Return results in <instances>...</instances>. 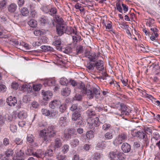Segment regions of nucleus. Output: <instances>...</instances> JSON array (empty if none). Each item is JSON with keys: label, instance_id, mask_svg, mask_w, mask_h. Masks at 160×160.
<instances>
[{"label": "nucleus", "instance_id": "1", "mask_svg": "<svg viewBox=\"0 0 160 160\" xmlns=\"http://www.w3.org/2000/svg\"><path fill=\"white\" fill-rule=\"evenodd\" d=\"M86 95L90 99L93 98L94 96L97 98H99L100 97L99 90L95 87L91 88L90 89H87L85 95Z\"/></svg>", "mask_w": 160, "mask_h": 160}, {"label": "nucleus", "instance_id": "2", "mask_svg": "<svg viewBox=\"0 0 160 160\" xmlns=\"http://www.w3.org/2000/svg\"><path fill=\"white\" fill-rule=\"evenodd\" d=\"M71 27H68L64 24H57L56 26V32L59 36H61L64 33L68 34H71L70 31Z\"/></svg>", "mask_w": 160, "mask_h": 160}, {"label": "nucleus", "instance_id": "3", "mask_svg": "<svg viewBox=\"0 0 160 160\" xmlns=\"http://www.w3.org/2000/svg\"><path fill=\"white\" fill-rule=\"evenodd\" d=\"M45 129L40 131L39 135L42 137L44 141L49 142L51 139L56 135V132H47Z\"/></svg>", "mask_w": 160, "mask_h": 160}, {"label": "nucleus", "instance_id": "4", "mask_svg": "<svg viewBox=\"0 0 160 160\" xmlns=\"http://www.w3.org/2000/svg\"><path fill=\"white\" fill-rule=\"evenodd\" d=\"M132 134L134 137H136L139 139H143L147 146L149 145V140L147 138L145 131H139L137 132H133V134Z\"/></svg>", "mask_w": 160, "mask_h": 160}, {"label": "nucleus", "instance_id": "5", "mask_svg": "<svg viewBox=\"0 0 160 160\" xmlns=\"http://www.w3.org/2000/svg\"><path fill=\"white\" fill-rule=\"evenodd\" d=\"M127 134L124 132H121L116 138L113 142V144L116 146L121 144L125 140L127 139Z\"/></svg>", "mask_w": 160, "mask_h": 160}, {"label": "nucleus", "instance_id": "6", "mask_svg": "<svg viewBox=\"0 0 160 160\" xmlns=\"http://www.w3.org/2000/svg\"><path fill=\"white\" fill-rule=\"evenodd\" d=\"M72 119L73 121H76L75 122L76 125L78 126H82V117L80 113L78 112H75L72 114Z\"/></svg>", "mask_w": 160, "mask_h": 160}, {"label": "nucleus", "instance_id": "7", "mask_svg": "<svg viewBox=\"0 0 160 160\" xmlns=\"http://www.w3.org/2000/svg\"><path fill=\"white\" fill-rule=\"evenodd\" d=\"M39 20L41 24L44 25H47L49 27L54 26L55 25L54 21L52 20L50 22L46 16H42L39 18Z\"/></svg>", "mask_w": 160, "mask_h": 160}, {"label": "nucleus", "instance_id": "8", "mask_svg": "<svg viewBox=\"0 0 160 160\" xmlns=\"http://www.w3.org/2000/svg\"><path fill=\"white\" fill-rule=\"evenodd\" d=\"M78 89V92L81 94L82 96H85V94L86 93V91L87 88H86L84 84L81 82H78L77 87L75 89V90Z\"/></svg>", "mask_w": 160, "mask_h": 160}, {"label": "nucleus", "instance_id": "9", "mask_svg": "<svg viewBox=\"0 0 160 160\" xmlns=\"http://www.w3.org/2000/svg\"><path fill=\"white\" fill-rule=\"evenodd\" d=\"M6 121H7L8 122L11 121L12 117L8 114H6L3 115L0 114V127L4 125Z\"/></svg>", "mask_w": 160, "mask_h": 160}, {"label": "nucleus", "instance_id": "10", "mask_svg": "<svg viewBox=\"0 0 160 160\" xmlns=\"http://www.w3.org/2000/svg\"><path fill=\"white\" fill-rule=\"evenodd\" d=\"M7 102L9 106H14L17 103V100L16 97L11 96L7 98Z\"/></svg>", "mask_w": 160, "mask_h": 160}, {"label": "nucleus", "instance_id": "11", "mask_svg": "<svg viewBox=\"0 0 160 160\" xmlns=\"http://www.w3.org/2000/svg\"><path fill=\"white\" fill-rule=\"evenodd\" d=\"M42 94L43 96V99L48 100L51 98L53 94L50 91H46L43 90L42 91Z\"/></svg>", "mask_w": 160, "mask_h": 160}, {"label": "nucleus", "instance_id": "12", "mask_svg": "<svg viewBox=\"0 0 160 160\" xmlns=\"http://www.w3.org/2000/svg\"><path fill=\"white\" fill-rule=\"evenodd\" d=\"M85 56L91 62H95L97 60L98 57V55H97L95 52L90 53L89 54L87 53L86 54Z\"/></svg>", "mask_w": 160, "mask_h": 160}, {"label": "nucleus", "instance_id": "13", "mask_svg": "<svg viewBox=\"0 0 160 160\" xmlns=\"http://www.w3.org/2000/svg\"><path fill=\"white\" fill-rule=\"evenodd\" d=\"M61 104V102L58 100H53L51 102L49 103V107L52 109H54L57 108Z\"/></svg>", "mask_w": 160, "mask_h": 160}, {"label": "nucleus", "instance_id": "14", "mask_svg": "<svg viewBox=\"0 0 160 160\" xmlns=\"http://www.w3.org/2000/svg\"><path fill=\"white\" fill-rule=\"evenodd\" d=\"M8 122H10V129L11 131L13 133L16 132L17 130V127L16 124L12 117V121Z\"/></svg>", "mask_w": 160, "mask_h": 160}, {"label": "nucleus", "instance_id": "15", "mask_svg": "<svg viewBox=\"0 0 160 160\" xmlns=\"http://www.w3.org/2000/svg\"><path fill=\"white\" fill-rule=\"evenodd\" d=\"M100 122L99 118L97 117H95L93 119V122H91L89 125V128L90 129L95 128H93V126L96 127H98L100 125Z\"/></svg>", "mask_w": 160, "mask_h": 160}, {"label": "nucleus", "instance_id": "16", "mask_svg": "<svg viewBox=\"0 0 160 160\" xmlns=\"http://www.w3.org/2000/svg\"><path fill=\"white\" fill-rule=\"evenodd\" d=\"M62 145V141L61 139L57 138L54 140L53 148L55 150L56 148H60Z\"/></svg>", "mask_w": 160, "mask_h": 160}, {"label": "nucleus", "instance_id": "17", "mask_svg": "<svg viewBox=\"0 0 160 160\" xmlns=\"http://www.w3.org/2000/svg\"><path fill=\"white\" fill-rule=\"evenodd\" d=\"M95 67L99 71H102L103 70L104 68L103 67V62L101 60H98L97 61H95Z\"/></svg>", "mask_w": 160, "mask_h": 160}, {"label": "nucleus", "instance_id": "18", "mask_svg": "<svg viewBox=\"0 0 160 160\" xmlns=\"http://www.w3.org/2000/svg\"><path fill=\"white\" fill-rule=\"evenodd\" d=\"M118 152V150L117 149H115L109 152L108 156L110 160H118L116 158V157H117Z\"/></svg>", "mask_w": 160, "mask_h": 160}, {"label": "nucleus", "instance_id": "19", "mask_svg": "<svg viewBox=\"0 0 160 160\" xmlns=\"http://www.w3.org/2000/svg\"><path fill=\"white\" fill-rule=\"evenodd\" d=\"M131 146L127 143H124L121 146L122 150L125 153L128 152L131 150Z\"/></svg>", "mask_w": 160, "mask_h": 160}, {"label": "nucleus", "instance_id": "20", "mask_svg": "<svg viewBox=\"0 0 160 160\" xmlns=\"http://www.w3.org/2000/svg\"><path fill=\"white\" fill-rule=\"evenodd\" d=\"M61 39L60 37L58 36H57L56 39L54 42L52 44L56 46L57 49L59 50H61V48L60 47L61 45Z\"/></svg>", "mask_w": 160, "mask_h": 160}, {"label": "nucleus", "instance_id": "21", "mask_svg": "<svg viewBox=\"0 0 160 160\" xmlns=\"http://www.w3.org/2000/svg\"><path fill=\"white\" fill-rule=\"evenodd\" d=\"M71 92V89L68 87H65L62 89L61 94L63 96L67 97L69 96Z\"/></svg>", "mask_w": 160, "mask_h": 160}, {"label": "nucleus", "instance_id": "22", "mask_svg": "<svg viewBox=\"0 0 160 160\" xmlns=\"http://www.w3.org/2000/svg\"><path fill=\"white\" fill-rule=\"evenodd\" d=\"M67 118L66 117H61L59 121V123L62 127H65L67 125Z\"/></svg>", "mask_w": 160, "mask_h": 160}, {"label": "nucleus", "instance_id": "23", "mask_svg": "<svg viewBox=\"0 0 160 160\" xmlns=\"http://www.w3.org/2000/svg\"><path fill=\"white\" fill-rule=\"evenodd\" d=\"M93 130H90L87 132L86 134V137L89 139L92 138L94 137V132H97V131L95 128L92 129Z\"/></svg>", "mask_w": 160, "mask_h": 160}, {"label": "nucleus", "instance_id": "24", "mask_svg": "<svg viewBox=\"0 0 160 160\" xmlns=\"http://www.w3.org/2000/svg\"><path fill=\"white\" fill-rule=\"evenodd\" d=\"M17 8V6L14 3L11 4L8 8V11L11 13H14L16 10Z\"/></svg>", "mask_w": 160, "mask_h": 160}, {"label": "nucleus", "instance_id": "25", "mask_svg": "<svg viewBox=\"0 0 160 160\" xmlns=\"http://www.w3.org/2000/svg\"><path fill=\"white\" fill-rule=\"evenodd\" d=\"M86 113L88 117V120L89 121L90 120H92V117L94 116L95 115V113L93 111L92 109H89L86 111Z\"/></svg>", "mask_w": 160, "mask_h": 160}, {"label": "nucleus", "instance_id": "26", "mask_svg": "<svg viewBox=\"0 0 160 160\" xmlns=\"http://www.w3.org/2000/svg\"><path fill=\"white\" fill-rule=\"evenodd\" d=\"M113 133L112 132L109 131L106 132L104 134L105 139L109 140L112 139L113 138Z\"/></svg>", "mask_w": 160, "mask_h": 160}, {"label": "nucleus", "instance_id": "27", "mask_svg": "<svg viewBox=\"0 0 160 160\" xmlns=\"http://www.w3.org/2000/svg\"><path fill=\"white\" fill-rule=\"evenodd\" d=\"M146 97L152 100L153 103L154 104L156 103V105L159 106H160V102L158 100H156V99L152 95L147 94Z\"/></svg>", "mask_w": 160, "mask_h": 160}, {"label": "nucleus", "instance_id": "28", "mask_svg": "<svg viewBox=\"0 0 160 160\" xmlns=\"http://www.w3.org/2000/svg\"><path fill=\"white\" fill-rule=\"evenodd\" d=\"M27 116V113L24 111H20L18 113V118L21 119L26 118Z\"/></svg>", "mask_w": 160, "mask_h": 160}, {"label": "nucleus", "instance_id": "29", "mask_svg": "<svg viewBox=\"0 0 160 160\" xmlns=\"http://www.w3.org/2000/svg\"><path fill=\"white\" fill-rule=\"evenodd\" d=\"M95 62L91 61L87 63L86 67L89 70H93L95 67Z\"/></svg>", "mask_w": 160, "mask_h": 160}, {"label": "nucleus", "instance_id": "30", "mask_svg": "<svg viewBox=\"0 0 160 160\" xmlns=\"http://www.w3.org/2000/svg\"><path fill=\"white\" fill-rule=\"evenodd\" d=\"M58 115V112L56 110L53 109L50 111V115L49 116L51 118H55Z\"/></svg>", "mask_w": 160, "mask_h": 160}, {"label": "nucleus", "instance_id": "31", "mask_svg": "<svg viewBox=\"0 0 160 160\" xmlns=\"http://www.w3.org/2000/svg\"><path fill=\"white\" fill-rule=\"evenodd\" d=\"M106 147V144L104 143L103 141H102L98 143L96 148L97 149H103Z\"/></svg>", "mask_w": 160, "mask_h": 160}, {"label": "nucleus", "instance_id": "32", "mask_svg": "<svg viewBox=\"0 0 160 160\" xmlns=\"http://www.w3.org/2000/svg\"><path fill=\"white\" fill-rule=\"evenodd\" d=\"M45 84H46L49 86L55 85L56 81L53 79H49L46 80L45 81Z\"/></svg>", "mask_w": 160, "mask_h": 160}, {"label": "nucleus", "instance_id": "33", "mask_svg": "<svg viewBox=\"0 0 160 160\" xmlns=\"http://www.w3.org/2000/svg\"><path fill=\"white\" fill-rule=\"evenodd\" d=\"M70 110L72 111H76L77 112V111L79 110L80 109L78 107V104H73L71 105V106L70 107Z\"/></svg>", "mask_w": 160, "mask_h": 160}, {"label": "nucleus", "instance_id": "34", "mask_svg": "<svg viewBox=\"0 0 160 160\" xmlns=\"http://www.w3.org/2000/svg\"><path fill=\"white\" fill-rule=\"evenodd\" d=\"M42 154H44V156L51 157L53 154V151L51 149H49L47 150L44 153L42 152Z\"/></svg>", "mask_w": 160, "mask_h": 160}, {"label": "nucleus", "instance_id": "35", "mask_svg": "<svg viewBox=\"0 0 160 160\" xmlns=\"http://www.w3.org/2000/svg\"><path fill=\"white\" fill-rule=\"evenodd\" d=\"M30 26L32 28H35L37 25V22L34 19L30 20L28 22Z\"/></svg>", "mask_w": 160, "mask_h": 160}, {"label": "nucleus", "instance_id": "36", "mask_svg": "<svg viewBox=\"0 0 160 160\" xmlns=\"http://www.w3.org/2000/svg\"><path fill=\"white\" fill-rule=\"evenodd\" d=\"M13 154V150L10 148H8L7 151L5 152V154L7 157L12 156Z\"/></svg>", "mask_w": 160, "mask_h": 160}, {"label": "nucleus", "instance_id": "37", "mask_svg": "<svg viewBox=\"0 0 160 160\" xmlns=\"http://www.w3.org/2000/svg\"><path fill=\"white\" fill-rule=\"evenodd\" d=\"M79 143V141L77 138L73 139L71 142V144L73 147H75L78 146Z\"/></svg>", "mask_w": 160, "mask_h": 160}, {"label": "nucleus", "instance_id": "38", "mask_svg": "<svg viewBox=\"0 0 160 160\" xmlns=\"http://www.w3.org/2000/svg\"><path fill=\"white\" fill-rule=\"evenodd\" d=\"M117 154V157L118 159L120 160H123L125 158V155L122 152H120L118 150Z\"/></svg>", "mask_w": 160, "mask_h": 160}, {"label": "nucleus", "instance_id": "39", "mask_svg": "<svg viewBox=\"0 0 160 160\" xmlns=\"http://www.w3.org/2000/svg\"><path fill=\"white\" fill-rule=\"evenodd\" d=\"M21 12L23 16H27L29 14V11L26 8H23L21 10Z\"/></svg>", "mask_w": 160, "mask_h": 160}, {"label": "nucleus", "instance_id": "40", "mask_svg": "<svg viewBox=\"0 0 160 160\" xmlns=\"http://www.w3.org/2000/svg\"><path fill=\"white\" fill-rule=\"evenodd\" d=\"M69 146L68 144H65L62 148V152L64 154L66 153L69 150Z\"/></svg>", "mask_w": 160, "mask_h": 160}, {"label": "nucleus", "instance_id": "41", "mask_svg": "<svg viewBox=\"0 0 160 160\" xmlns=\"http://www.w3.org/2000/svg\"><path fill=\"white\" fill-rule=\"evenodd\" d=\"M151 30L152 31V35H155L156 37L157 38L158 36V30L155 27L152 28H150Z\"/></svg>", "mask_w": 160, "mask_h": 160}, {"label": "nucleus", "instance_id": "42", "mask_svg": "<svg viewBox=\"0 0 160 160\" xmlns=\"http://www.w3.org/2000/svg\"><path fill=\"white\" fill-rule=\"evenodd\" d=\"M48 14L52 16H54L57 12V9L55 8H50Z\"/></svg>", "mask_w": 160, "mask_h": 160}, {"label": "nucleus", "instance_id": "43", "mask_svg": "<svg viewBox=\"0 0 160 160\" xmlns=\"http://www.w3.org/2000/svg\"><path fill=\"white\" fill-rule=\"evenodd\" d=\"M59 82L62 85H66L68 83V81L66 78H62L60 79Z\"/></svg>", "mask_w": 160, "mask_h": 160}, {"label": "nucleus", "instance_id": "44", "mask_svg": "<svg viewBox=\"0 0 160 160\" xmlns=\"http://www.w3.org/2000/svg\"><path fill=\"white\" fill-rule=\"evenodd\" d=\"M68 132V133L70 134L71 136L76 135V132L75 129L72 128H69L67 130Z\"/></svg>", "mask_w": 160, "mask_h": 160}, {"label": "nucleus", "instance_id": "45", "mask_svg": "<svg viewBox=\"0 0 160 160\" xmlns=\"http://www.w3.org/2000/svg\"><path fill=\"white\" fill-rule=\"evenodd\" d=\"M111 127V126L110 124L105 123L102 125V129L104 131H107Z\"/></svg>", "mask_w": 160, "mask_h": 160}, {"label": "nucleus", "instance_id": "46", "mask_svg": "<svg viewBox=\"0 0 160 160\" xmlns=\"http://www.w3.org/2000/svg\"><path fill=\"white\" fill-rule=\"evenodd\" d=\"M55 18L58 23V24H64L63 23V20L61 18H60L58 15H55Z\"/></svg>", "mask_w": 160, "mask_h": 160}, {"label": "nucleus", "instance_id": "47", "mask_svg": "<svg viewBox=\"0 0 160 160\" xmlns=\"http://www.w3.org/2000/svg\"><path fill=\"white\" fill-rule=\"evenodd\" d=\"M14 142L18 145H21L23 143V140L21 138H17L14 140Z\"/></svg>", "mask_w": 160, "mask_h": 160}, {"label": "nucleus", "instance_id": "48", "mask_svg": "<svg viewBox=\"0 0 160 160\" xmlns=\"http://www.w3.org/2000/svg\"><path fill=\"white\" fill-rule=\"evenodd\" d=\"M66 109V105L65 104H61L59 106V111L61 113L63 112Z\"/></svg>", "mask_w": 160, "mask_h": 160}, {"label": "nucleus", "instance_id": "49", "mask_svg": "<svg viewBox=\"0 0 160 160\" xmlns=\"http://www.w3.org/2000/svg\"><path fill=\"white\" fill-rule=\"evenodd\" d=\"M154 20L151 18H149V19L148 20L146 24L147 26L149 27H152V25L154 23Z\"/></svg>", "mask_w": 160, "mask_h": 160}, {"label": "nucleus", "instance_id": "50", "mask_svg": "<svg viewBox=\"0 0 160 160\" xmlns=\"http://www.w3.org/2000/svg\"><path fill=\"white\" fill-rule=\"evenodd\" d=\"M27 140L29 143H32L34 141V137L32 135H28L27 137Z\"/></svg>", "mask_w": 160, "mask_h": 160}, {"label": "nucleus", "instance_id": "51", "mask_svg": "<svg viewBox=\"0 0 160 160\" xmlns=\"http://www.w3.org/2000/svg\"><path fill=\"white\" fill-rule=\"evenodd\" d=\"M50 110L45 109H42V112L43 115L47 116H49L50 115Z\"/></svg>", "mask_w": 160, "mask_h": 160}, {"label": "nucleus", "instance_id": "52", "mask_svg": "<svg viewBox=\"0 0 160 160\" xmlns=\"http://www.w3.org/2000/svg\"><path fill=\"white\" fill-rule=\"evenodd\" d=\"M41 48L45 51H52V48L48 46L43 45L41 47Z\"/></svg>", "mask_w": 160, "mask_h": 160}, {"label": "nucleus", "instance_id": "53", "mask_svg": "<svg viewBox=\"0 0 160 160\" xmlns=\"http://www.w3.org/2000/svg\"><path fill=\"white\" fill-rule=\"evenodd\" d=\"M127 109V107L123 103H120V112H124Z\"/></svg>", "mask_w": 160, "mask_h": 160}, {"label": "nucleus", "instance_id": "54", "mask_svg": "<svg viewBox=\"0 0 160 160\" xmlns=\"http://www.w3.org/2000/svg\"><path fill=\"white\" fill-rule=\"evenodd\" d=\"M55 128L56 127L54 126L51 125L48 126L47 128L48 132H55L54 130Z\"/></svg>", "mask_w": 160, "mask_h": 160}, {"label": "nucleus", "instance_id": "55", "mask_svg": "<svg viewBox=\"0 0 160 160\" xmlns=\"http://www.w3.org/2000/svg\"><path fill=\"white\" fill-rule=\"evenodd\" d=\"M83 47L82 46H79L76 49L77 52L79 53H81L83 52Z\"/></svg>", "mask_w": 160, "mask_h": 160}, {"label": "nucleus", "instance_id": "56", "mask_svg": "<svg viewBox=\"0 0 160 160\" xmlns=\"http://www.w3.org/2000/svg\"><path fill=\"white\" fill-rule=\"evenodd\" d=\"M82 95L80 94H76L73 98V99L75 100L80 101L82 99L81 95Z\"/></svg>", "mask_w": 160, "mask_h": 160}, {"label": "nucleus", "instance_id": "57", "mask_svg": "<svg viewBox=\"0 0 160 160\" xmlns=\"http://www.w3.org/2000/svg\"><path fill=\"white\" fill-rule=\"evenodd\" d=\"M68 132L67 130L63 134V137L67 139H69L71 138V136L70 134L68 133Z\"/></svg>", "mask_w": 160, "mask_h": 160}, {"label": "nucleus", "instance_id": "58", "mask_svg": "<svg viewBox=\"0 0 160 160\" xmlns=\"http://www.w3.org/2000/svg\"><path fill=\"white\" fill-rule=\"evenodd\" d=\"M116 6L117 9L120 12L122 13V9L121 6L120 2H118L117 3Z\"/></svg>", "mask_w": 160, "mask_h": 160}, {"label": "nucleus", "instance_id": "59", "mask_svg": "<svg viewBox=\"0 0 160 160\" xmlns=\"http://www.w3.org/2000/svg\"><path fill=\"white\" fill-rule=\"evenodd\" d=\"M6 2L5 0H3L0 2V9L1 10L4 9V8L6 5Z\"/></svg>", "mask_w": 160, "mask_h": 160}, {"label": "nucleus", "instance_id": "60", "mask_svg": "<svg viewBox=\"0 0 160 160\" xmlns=\"http://www.w3.org/2000/svg\"><path fill=\"white\" fill-rule=\"evenodd\" d=\"M10 140L7 138H5L3 140V145L5 146H7L9 145Z\"/></svg>", "mask_w": 160, "mask_h": 160}, {"label": "nucleus", "instance_id": "61", "mask_svg": "<svg viewBox=\"0 0 160 160\" xmlns=\"http://www.w3.org/2000/svg\"><path fill=\"white\" fill-rule=\"evenodd\" d=\"M34 34L37 36H40L43 35V32L40 30H36L34 32Z\"/></svg>", "mask_w": 160, "mask_h": 160}, {"label": "nucleus", "instance_id": "62", "mask_svg": "<svg viewBox=\"0 0 160 160\" xmlns=\"http://www.w3.org/2000/svg\"><path fill=\"white\" fill-rule=\"evenodd\" d=\"M41 84L33 86V89L35 91H38L41 89Z\"/></svg>", "mask_w": 160, "mask_h": 160}, {"label": "nucleus", "instance_id": "63", "mask_svg": "<svg viewBox=\"0 0 160 160\" xmlns=\"http://www.w3.org/2000/svg\"><path fill=\"white\" fill-rule=\"evenodd\" d=\"M7 88L6 86L3 84L0 85V91L2 92H4L6 91Z\"/></svg>", "mask_w": 160, "mask_h": 160}, {"label": "nucleus", "instance_id": "64", "mask_svg": "<svg viewBox=\"0 0 160 160\" xmlns=\"http://www.w3.org/2000/svg\"><path fill=\"white\" fill-rule=\"evenodd\" d=\"M153 138L156 140H158L160 139V136L159 133L157 132L153 133Z\"/></svg>", "mask_w": 160, "mask_h": 160}]
</instances>
